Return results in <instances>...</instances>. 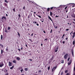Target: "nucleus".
I'll return each mask as SVG.
<instances>
[{"instance_id":"nucleus-27","label":"nucleus","mask_w":75,"mask_h":75,"mask_svg":"<svg viewBox=\"0 0 75 75\" xmlns=\"http://www.w3.org/2000/svg\"><path fill=\"white\" fill-rule=\"evenodd\" d=\"M2 21V19H1V18H0V23L1 22V21Z\"/></svg>"},{"instance_id":"nucleus-45","label":"nucleus","mask_w":75,"mask_h":75,"mask_svg":"<svg viewBox=\"0 0 75 75\" xmlns=\"http://www.w3.org/2000/svg\"><path fill=\"white\" fill-rule=\"evenodd\" d=\"M29 61H33V60L32 59H29Z\"/></svg>"},{"instance_id":"nucleus-49","label":"nucleus","mask_w":75,"mask_h":75,"mask_svg":"<svg viewBox=\"0 0 75 75\" xmlns=\"http://www.w3.org/2000/svg\"><path fill=\"white\" fill-rule=\"evenodd\" d=\"M53 25L54 27H55V24H54V23H53Z\"/></svg>"},{"instance_id":"nucleus-22","label":"nucleus","mask_w":75,"mask_h":75,"mask_svg":"<svg viewBox=\"0 0 75 75\" xmlns=\"http://www.w3.org/2000/svg\"><path fill=\"white\" fill-rule=\"evenodd\" d=\"M25 71H27L28 70V68H25Z\"/></svg>"},{"instance_id":"nucleus-8","label":"nucleus","mask_w":75,"mask_h":75,"mask_svg":"<svg viewBox=\"0 0 75 75\" xmlns=\"http://www.w3.org/2000/svg\"><path fill=\"white\" fill-rule=\"evenodd\" d=\"M48 18H49L50 20H51V21L52 22H53V21H52V20L51 19V17H50V16H48Z\"/></svg>"},{"instance_id":"nucleus-55","label":"nucleus","mask_w":75,"mask_h":75,"mask_svg":"<svg viewBox=\"0 0 75 75\" xmlns=\"http://www.w3.org/2000/svg\"><path fill=\"white\" fill-rule=\"evenodd\" d=\"M23 8L24 9V10H25V6H24Z\"/></svg>"},{"instance_id":"nucleus-2","label":"nucleus","mask_w":75,"mask_h":75,"mask_svg":"<svg viewBox=\"0 0 75 75\" xmlns=\"http://www.w3.org/2000/svg\"><path fill=\"white\" fill-rule=\"evenodd\" d=\"M57 66H56L55 67H54L52 69V72H54L56 69H57Z\"/></svg>"},{"instance_id":"nucleus-35","label":"nucleus","mask_w":75,"mask_h":75,"mask_svg":"<svg viewBox=\"0 0 75 75\" xmlns=\"http://www.w3.org/2000/svg\"><path fill=\"white\" fill-rule=\"evenodd\" d=\"M74 71H75V66H74Z\"/></svg>"},{"instance_id":"nucleus-1","label":"nucleus","mask_w":75,"mask_h":75,"mask_svg":"<svg viewBox=\"0 0 75 75\" xmlns=\"http://www.w3.org/2000/svg\"><path fill=\"white\" fill-rule=\"evenodd\" d=\"M55 8V7H52L50 8H48L47 9V11H49L50 10H54Z\"/></svg>"},{"instance_id":"nucleus-31","label":"nucleus","mask_w":75,"mask_h":75,"mask_svg":"<svg viewBox=\"0 0 75 75\" xmlns=\"http://www.w3.org/2000/svg\"><path fill=\"white\" fill-rule=\"evenodd\" d=\"M19 69H22V67H20L19 68Z\"/></svg>"},{"instance_id":"nucleus-9","label":"nucleus","mask_w":75,"mask_h":75,"mask_svg":"<svg viewBox=\"0 0 75 75\" xmlns=\"http://www.w3.org/2000/svg\"><path fill=\"white\" fill-rule=\"evenodd\" d=\"M40 21H42V23L44 22V19H40Z\"/></svg>"},{"instance_id":"nucleus-43","label":"nucleus","mask_w":75,"mask_h":75,"mask_svg":"<svg viewBox=\"0 0 75 75\" xmlns=\"http://www.w3.org/2000/svg\"><path fill=\"white\" fill-rule=\"evenodd\" d=\"M31 2H29V4H32V3H33V2L31 1Z\"/></svg>"},{"instance_id":"nucleus-20","label":"nucleus","mask_w":75,"mask_h":75,"mask_svg":"<svg viewBox=\"0 0 75 75\" xmlns=\"http://www.w3.org/2000/svg\"><path fill=\"white\" fill-rule=\"evenodd\" d=\"M1 40H2V39H3V35H1Z\"/></svg>"},{"instance_id":"nucleus-42","label":"nucleus","mask_w":75,"mask_h":75,"mask_svg":"<svg viewBox=\"0 0 75 75\" xmlns=\"http://www.w3.org/2000/svg\"><path fill=\"white\" fill-rule=\"evenodd\" d=\"M59 37L58 36H56V38H58Z\"/></svg>"},{"instance_id":"nucleus-18","label":"nucleus","mask_w":75,"mask_h":75,"mask_svg":"<svg viewBox=\"0 0 75 75\" xmlns=\"http://www.w3.org/2000/svg\"><path fill=\"white\" fill-rule=\"evenodd\" d=\"M3 50L2 49H1V54H3Z\"/></svg>"},{"instance_id":"nucleus-13","label":"nucleus","mask_w":75,"mask_h":75,"mask_svg":"<svg viewBox=\"0 0 75 75\" xmlns=\"http://www.w3.org/2000/svg\"><path fill=\"white\" fill-rule=\"evenodd\" d=\"M4 72H5V73L7 72V70H6V69H5L4 71Z\"/></svg>"},{"instance_id":"nucleus-50","label":"nucleus","mask_w":75,"mask_h":75,"mask_svg":"<svg viewBox=\"0 0 75 75\" xmlns=\"http://www.w3.org/2000/svg\"><path fill=\"white\" fill-rule=\"evenodd\" d=\"M63 44H64L65 43V42L64 41L63 42Z\"/></svg>"},{"instance_id":"nucleus-59","label":"nucleus","mask_w":75,"mask_h":75,"mask_svg":"<svg viewBox=\"0 0 75 75\" xmlns=\"http://www.w3.org/2000/svg\"><path fill=\"white\" fill-rule=\"evenodd\" d=\"M18 50L19 51H21V50H20V49H18Z\"/></svg>"},{"instance_id":"nucleus-33","label":"nucleus","mask_w":75,"mask_h":75,"mask_svg":"<svg viewBox=\"0 0 75 75\" xmlns=\"http://www.w3.org/2000/svg\"><path fill=\"white\" fill-rule=\"evenodd\" d=\"M8 30H9L10 29V27H8Z\"/></svg>"},{"instance_id":"nucleus-39","label":"nucleus","mask_w":75,"mask_h":75,"mask_svg":"<svg viewBox=\"0 0 75 75\" xmlns=\"http://www.w3.org/2000/svg\"><path fill=\"white\" fill-rule=\"evenodd\" d=\"M5 33H7V30H5Z\"/></svg>"},{"instance_id":"nucleus-48","label":"nucleus","mask_w":75,"mask_h":75,"mask_svg":"<svg viewBox=\"0 0 75 75\" xmlns=\"http://www.w3.org/2000/svg\"><path fill=\"white\" fill-rule=\"evenodd\" d=\"M5 75H8V73H6Z\"/></svg>"},{"instance_id":"nucleus-28","label":"nucleus","mask_w":75,"mask_h":75,"mask_svg":"<svg viewBox=\"0 0 75 75\" xmlns=\"http://www.w3.org/2000/svg\"><path fill=\"white\" fill-rule=\"evenodd\" d=\"M73 45H75V40H74L73 42Z\"/></svg>"},{"instance_id":"nucleus-29","label":"nucleus","mask_w":75,"mask_h":75,"mask_svg":"<svg viewBox=\"0 0 75 75\" xmlns=\"http://www.w3.org/2000/svg\"><path fill=\"white\" fill-rule=\"evenodd\" d=\"M70 59V57H69L68 58V59H67L68 61H69Z\"/></svg>"},{"instance_id":"nucleus-54","label":"nucleus","mask_w":75,"mask_h":75,"mask_svg":"<svg viewBox=\"0 0 75 75\" xmlns=\"http://www.w3.org/2000/svg\"><path fill=\"white\" fill-rule=\"evenodd\" d=\"M33 33H32L31 34V35L32 36H33Z\"/></svg>"},{"instance_id":"nucleus-24","label":"nucleus","mask_w":75,"mask_h":75,"mask_svg":"<svg viewBox=\"0 0 75 75\" xmlns=\"http://www.w3.org/2000/svg\"><path fill=\"white\" fill-rule=\"evenodd\" d=\"M33 24H37V22L36 21H35V22H33Z\"/></svg>"},{"instance_id":"nucleus-63","label":"nucleus","mask_w":75,"mask_h":75,"mask_svg":"<svg viewBox=\"0 0 75 75\" xmlns=\"http://www.w3.org/2000/svg\"><path fill=\"white\" fill-rule=\"evenodd\" d=\"M66 13H67L68 12V10H67L66 11Z\"/></svg>"},{"instance_id":"nucleus-53","label":"nucleus","mask_w":75,"mask_h":75,"mask_svg":"<svg viewBox=\"0 0 75 75\" xmlns=\"http://www.w3.org/2000/svg\"><path fill=\"white\" fill-rule=\"evenodd\" d=\"M43 33H44L45 34L46 33H45V30L43 31Z\"/></svg>"},{"instance_id":"nucleus-5","label":"nucleus","mask_w":75,"mask_h":75,"mask_svg":"<svg viewBox=\"0 0 75 75\" xmlns=\"http://www.w3.org/2000/svg\"><path fill=\"white\" fill-rule=\"evenodd\" d=\"M72 59H71L69 62L68 63V64L69 65H70L71 64H72Z\"/></svg>"},{"instance_id":"nucleus-19","label":"nucleus","mask_w":75,"mask_h":75,"mask_svg":"<svg viewBox=\"0 0 75 75\" xmlns=\"http://www.w3.org/2000/svg\"><path fill=\"white\" fill-rule=\"evenodd\" d=\"M23 71H24V70H23V69H22L21 70V72L22 73H23Z\"/></svg>"},{"instance_id":"nucleus-26","label":"nucleus","mask_w":75,"mask_h":75,"mask_svg":"<svg viewBox=\"0 0 75 75\" xmlns=\"http://www.w3.org/2000/svg\"><path fill=\"white\" fill-rule=\"evenodd\" d=\"M61 63L63 64L64 63V60H62L61 61Z\"/></svg>"},{"instance_id":"nucleus-17","label":"nucleus","mask_w":75,"mask_h":75,"mask_svg":"<svg viewBox=\"0 0 75 75\" xmlns=\"http://www.w3.org/2000/svg\"><path fill=\"white\" fill-rule=\"evenodd\" d=\"M14 68V66H13L11 67L10 68L11 69H13V68Z\"/></svg>"},{"instance_id":"nucleus-10","label":"nucleus","mask_w":75,"mask_h":75,"mask_svg":"<svg viewBox=\"0 0 75 75\" xmlns=\"http://www.w3.org/2000/svg\"><path fill=\"white\" fill-rule=\"evenodd\" d=\"M58 48L57 47V48L55 49V52H56L58 51Z\"/></svg>"},{"instance_id":"nucleus-37","label":"nucleus","mask_w":75,"mask_h":75,"mask_svg":"<svg viewBox=\"0 0 75 75\" xmlns=\"http://www.w3.org/2000/svg\"><path fill=\"white\" fill-rule=\"evenodd\" d=\"M67 7H68V6H67L66 7L64 8L65 10H66V8H67Z\"/></svg>"},{"instance_id":"nucleus-60","label":"nucleus","mask_w":75,"mask_h":75,"mask_svg":"<svg viewBox=\"0 0 75 75\" xmlns=\"http://www.w3.org/2000/svg\"><path fill=\"white\" fill-rule=\"evenodd\" d=\"M55 17H59V16H56Z\"/></svg>"},{"instance_id":"nucleus-57","label":"nucleus","mask_w":75,"mask_h":75,"mask_svg":"<svg viewBox=\"0 0 75 75\" xmlns=\"http://www.w3.org/2000/svg\"><path fill=\"white\" fill-rule=\"evenodd\" d=\"M47 38H46L45 39V41L46 40V41H47Z\"/></svg>"},{"instance_id":"nucleus-25","label":"nucleus","mask_w":75,"mask_h":75,"mask_svg":"<svg viewBox=\"0 0 75 75\" xmlns=\"http://www.w3.org/2000/svg\"><path fill=\"white\" fill-rule=\"evenodd\" d=\"M50 69V66H49L48 67V70H49Z\"/></svg>"},{"instance_id":"nucleus-36","label":"nucleus","mask_w":75,"mask_h":75,"mask_svg":"<svg viewBox=\"0 0 75 75\" xmlns=\"http://www.w3.org/2000/svg\"><path fill=\"white\" fill-rule=\"evenodd\" d=\"M61 7H64L65 6L64 5H61Z\"/></svg>"},{"instance_id":"nucleus-11","label":"nucleus","mask_w":75,"mask_h":75,"mask_svg":"<svg viewBox=\"0 0 75 75\" xmlns=\"http://www.w3.org/2000/svg\"><path fill=\"white\" fill-rule=\"evenodd\" d=\"M16 59L18 61H19V60H20V57H17Z\"/></svg>"},{"instance_id":"nucleus-30","label":"nucleus","mask_w":75,"mask_h":75,"mask_svg":"<svg viewBox=\"0 0 75 75\" xmlns=\"http://www.w3.org/2000/svg\"><path fill=\"white\" fill-rule=\"evenodd\" d=\"M18 16H19V17L20 18V17H21V16H20V14H19L18 15Z\"/></svg>"},{"instance_id":"nucleus-7","label":"nucleus","mask_w":75,"mask_h":75,"mask_svg":"<svg viewBox=\"0 0 75 75\" xmlns=\"http://www.w3.org/2000/svg\"><path fill=\"white\" fill-rule=\"evenodd\" d=\"M2 21L3 22V19H4H4H5V20L6 19V17L5 16H3L2 18Z\"/></svg>"},{"instance_id":"nucleus-16","label":"nucleus","mask_w":75,"mask_h":75,"mask_svg":"<svg viewBox=\"0 0 75 75\" xmlns=\"http://www.w3.org/2000/svg\"><path fill=\"white\" fill-rule=\"evenodd\" d=\"M71 53L72 54V55H73V56L74 57V51L72 50L71 51Z\"/></svg>"},{"instance_id":"nucleus-4","label":"nucleus","mask_w":75,"mask_h":75,"mask_svg":"<svg viewBox=\"0 0 75 75\" xmlns=\"http://www.w3.org/2000/svg\"><path fill=\"white\" fill-rule=\"evenodd\" d=\"M4 66V64L3 62L0 63V67H1Z\"/></svg>"},{"instance_id":"nucleus-44","label":"nucleus","mask_w":75,"mask_h":75,"mask_svg":"<svg viewBox=\"0 0 75 75\" xmlns=\"http://www.w3.org/2000/svg\"><path fill=\"white\" fill-rule=\"evenodd\" d=\"M27 1H28L29 3V2H31V3H32V2H31V1H29V0H27Z\"/></svg>"},{"instance_id":"nucleus-52","label":"nucleus","mask_w":75,"mask_h":75,"mask_svg":"<svg viewBox=\"0 0 75 75\" xmlns=\"http://www.w3.org/2000/svg\"><path fill=\"white\" fill-rule=\"evenodd\" d=\"M66 30V31H68L69 30V29H67Z\"/></svg>"},{"instance_id":"nucleus-64","label":"nucleus","mask_w":75,"mask_h":75,"mask_svg":"<svg viewBox=\"0 0 75 75\" xmlns=\"http://www.w3.org/2000/svg\"><path fill=\"white\" fill-rule=\"evenodd\" d=\"M74 75H75V72H74Z\"/></svg>"},{"instance_id":"nucleus-40","label":"nucleus","mask_w":75,"mask_h":75,"mask_svg":"<svg viewBox=\"0 0 75 75\" xmlns=\"http://www.w3.org/2000/svg\"><path fill=\"white\" fill-rule=\"evenodd\" d=\"M38 16L39 17V18H41V16H40L39 15Z\"/></svg>"},{"instance_id":"nucleus-3","label":"nucleus","mask_w":75,"mask_h":75,"mask_svg":"<svg viewBox=\"0 0 75 75\" xmlns=\"http://www.w3.org/2000/svg\"><path fill=\"white\" fill-rule=\"evenodd\" d=\"M68 53H67L64 56V58L65 59H67V58L68 57Z\"/></svg>"},{"instance_id":"nucleus-61","label":"nucleus","mask_w":75,"mask_h":75,"mask_svg":"<svg viewBox=\"0 0 75 75\" xmlns=\"http://www.w3.org/2000/svg\"><path fill=\"white\" fill-rule=\"evenodd\" d=\"M68 40V38H66V40Z\"/></svg>"},{"instance_id":"nucleus-34","label":"nucleus","mask_w":75,"mask_h":75,"mask_svg":"<svg viewBox=\"0 0 75 75\" xmlns=\"http://www.w3.org/2000/svg\"><path fill=\"white\" fill-rule=\"evenodd\" d=\"M29 41H31V42H33V41H32V40H31V39H29Z\"/></svg>"},{"instance_id":"nucleus-23","label":"nucleus","mask_w":75,"mask_h":75,"mask_svg":"<svg viewBox=\"0 0 75 75\" xmlns=\"http://www.w3.org/2000/svg\"><path fill=\"white\" fill-rule=\"evenodd\" d=\"M17 33L18 34V36L20 37V33H19L18 32Z\"/></svg>"},{"instance_id":"nucleus-6","label":"nucleus","mask_w":75,"mask_h":75,"mask_svg":"<svg viewBox=\"0 0 75 75\" xmlns=\"http://www.w3.org/2000/svg\"><path fill=\"white\" fill-rule=\"evenodd\" d=\"M8 64H9V65H8L9 67H11V66H12V65H13V64H12V63L10 62H9Z\"/></svg>"},{"instance_id":"nucleus-62","label":"nucleus","mask_w":75,"mask_h":75,"mask_svg":"<svg viewBox=\"0 0 75 75\" xmlns=\"http://www.w3.org/2000/svg\"><path fill=\"white\" fill-rule=\"evenodd\" d=\"M66 75H69V73H67V74Z\"/></svg>"},{"instance_id":"nucleus-15","label":"nucleus","mask_w":75,"mask_h":75,"mask_svg":"<svg viewBox=\"0 0 75 75\" xmlns=\"http://www.w3.org/2000/svg\"><path fill=\"white\" fill-rule=\"evenodd\" d=\"M13 10L14 12H16V9L15 8H13Z\"/></svg>"},{"instance_id":"nucleus-58","label":"nucleus","mask_w":75,"mask_h":75,"mask_svg":"<svg viewBox=\"0 0 75 75\" xmlns=\"http://www.w3.org/2000/svg\"><path fill=\"white\" fill-rule=\"evenodd\" d=\"M62 74H63V72H62L61 73V74L62 75Z\"/></svg>"},{"instance_id":"nucleus-47","label":"nucleus","mask_w":75,"mask_h":75,"mask_svg":"<svg viewBox=\"0 0 75 75\" xmlns=\"http://www.w3.org/2000/svg\"><path fill=\"white\" fill-rule=\"evenodd\" d=\"M52 30L51 29L50 31V33H52Z\"/></svg>"},{"instance_id":"nucleus-56","label":"nucleus","mask_w":75,"mask_h":75,"mask_svg":"<svg viewBox=\"0 0 75 75\" xmlns=\"http://www.w3.org/2000/svg\"><path fill=\"white\" fill-rule=\"evenodd\" d=\"M73 35H75V32H74L73 33Z\"/></svg>"},{"instance_id":"nucleus-12","label":"nucleus","mask_w":75,"mask_h":75,"mask_svg":"<svg viewBox=\"0 0 75 75\" xmlns=\"http://www.w3.org/2000/svg\"><path fill=\"white\" fill-rule=\"evenodd\" d=\"M50 15L51 16H52V15L53 14L52 13V12L51 11H50Z\"/></svg>"},{"instance_id":"nucleus-46","label":"nucleus","mask_w":75,"mask_h":75,"mask_svg":"<svg viewBox=\"0 0 75 75\" xmlns=\"http://www.w3.org/2000/svg\"><path fill=\"white\" fill-rule=\"evenodd\" d=\"M73 39L74 38V37H75V35H73Z\"/></svg>"},{"instance_id":"nucleus-32","label":"nucleus","mask_w":75,"mask_h":75,"mask_svg":"<svg viewBox=\"0 0 75 75\" xmlns=\"http://www.w3.org/2000/svg\"><path fill=\"white\" fill-rule=\"evenodd\" d=\"M6 51H8V47H7L6 48Z\"/></svg>"},{"instance_id":"nucleus-21","label":"nucleus","mask_w":75,"mask_h":75,"mask_svg":"<svg viewBox=\"0 0 75 75\" xmlns=\"http://www.w3.org/2000/svg\"><path fill=\"white\" fill-rule=\"evenodd\" d=\"M0 46L1 47H2L3 48V45H2V44H0Z\"/></svg>"},{"instance_id":"nucleus-38","label":"nucleus","mask_w":75,"mask_h":75,"mask_svg":"<svg viewBox=\"0 0 75 75\" xmlns=\"http://www.w3.org/2000/svg\"><path fill=\"white\" fill-rule=\"evenodd\" d=\"M5 2H6L7 3H8V2L7 1V0H5Z\"/></svg>"},{"instance_id":"nucleus-51","label":"nucleus","mask_w":75,"mask_h":75,"mask_svg":"<svg viewBox=\"0 0 75 75\" xmlns=\"http://www.w3.org/2000/svg\"><path fill=\"white\" fill-rule=\"evenodd\" d=\"M36 25H37V26H39V24H37Z\"/></svg>"},{"instance_id":"nucleus-41","label":"nucleus","mask_w":75,"mask_h":75,"mask_svg":"<svg viewBox=\"0 0 75 75\" xmlns=\"http://www.w3.org/2000/svg\"><path fill=\"white\" fill-rule=\"evenodd\" d=\"M68 72V71L67 70H66L65 71V73H67Z\"/></svg>"},{"instance_id":"nucleus-14","label":"nucleus","mask_w":75,"mask_h":75,"mask_svg":"<svg viewBox=\"0 0 75 75\" xmlns=\"http://www.w3.org/2000/svg\"><path fill=\"white\" fill-rule=\"evenodd\" d=\"M13 63H15V64H16V61L15 60H13Z\"/></svg>"}]
</instances>
